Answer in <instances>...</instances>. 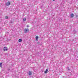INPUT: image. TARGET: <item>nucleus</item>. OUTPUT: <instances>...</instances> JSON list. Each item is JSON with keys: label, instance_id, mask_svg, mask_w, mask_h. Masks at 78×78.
<instances>
[{"label": "nucleus", "instance_id": "obj_17", "mask_svg": "<svg viewBox=\"0 0 78 78\" xmlns=\"http://www.w3.org/2000/svg\"><path fill=\"white\" fill-rule=\"evenodd\" d=\"M8 71L10 70V69H8Z\"/></svg>", "mask_w": 78, "mask_h": 78}, {"label": "nucleus", "instance_id": "obj_2", "mask_svg": "<svg viewBox=\"0 0 78 78\" xmlns=\"http://www.w3.org/2000/svg\"><path fill=\"white\" fill-rule=\"evenodd\" d=\"M6 6H9L11 5V2L9 1H8V2H7V3H6Z\"/></svg>", "mask_w": 78, "mask_h": 78}, {"label": "nucleus", "instance_id": "obj_12", "mask_svg": "<svg viewBox=\"0 0 78 78\" xmlns=\"http://www.w3.org/2000/svg\"><path fill=\"white\" fill-rule=\"evenodd\" d=\"M5 19H8V16H6L5 17Z\"/></svg>", "mask_w": 78, "mask_h": 78}, {"label": "nucleus", "instance_id": "obj_10", "mask_svg": "<svg viewBox=\"0 0 78 78\" xmlns=\"http://www.w3.org/2000/svg\"><path fill=\"white\" fill-rule=\"evenodd\" d=\"M0 67H2V63H0Z\"/></svg>", "mask_w": 78, "mask_h": 78}, {"label": "nucleus", "instance_id": "obj_18", "mask_svg": "<svg viewBox=\"0 0 78 78\" xmlns=\"http://www.w3.org/2000/svg\"><path fill=\"white\" fill-rule=\"evenodd\" d=\"M53 1H55V0H52Z\"/></svg>", "mask_w": 78, "mask_h": 78}, {"label": "nucleus", "instance_id": "obj_1", "mask_svg": "<svg viewBox=\"0 0 78 78\" xmlns=\"http://www.w3.org/2000/svg\"><path fill=\"white\" fill-rule=\"evenodd\" d=\"M30 31V30L28 28H27L24 29V32L26 33H27V32Z\"/></svg>", "mask_w": 78, "mask_h": 78}, {"label": "nucleus", "instance_id": "obj_6", "mask_svg": "<svg viewBox=\"0 0 78 78\" xmlns=\"http://www.w3.org/2000/svg\"><path fill=\"white\" fill-rule=\"evenodd\" d=\"M28 74L30 76L32 75V73H31L30 71H29Z\"/></svg>", "mask_w": 78, "mask_h": 78}, {"label": "nucleus", "instance_id": "obj_4", "mask_svg": "<svg viewBox=\"0 0 78 78\" xmlns=\"http://www.w3.org/2000/svg\"><path fill=\"white\" fill-rule=\"evenodd\" d=\"M74 15L73 14H70V18H72V17H73Z\"/></svg>", "mask_w": 78, "mask_h": 78}, {"label": "nucleus", "instance_id": "obj_9", "mask_svg": "<svg viewBox=\"0 0 78 78\" xmlns=\"http://www.w3.org/2000/svg\"><path fill=\"white\" fill-rule=\"evenodd\" d=\"M26 20H27L26 18H24L23 20V22H25V21H26Z\"/></svg>", "mask_w": 78, "mask_h": 78}, {"label": "nucleus", "instance_id": "obj_16", "mask_svg": "<svg viewBox=\"0 0 78 78\" xmlns=\"http://www.w3.org/2000/svg\"><path fill=\"white\" fill-rule=\"evenodd\" d=\"M27 27H29V25H27Z\"/></svg>", "mask_w": 78, "mask_h": 78}, {"label": "nucleus", "instance_id": "obj_5", "mask_svg": "<svg viewBox=\"0 0 78 78\" xmlns=\"http://www.w3.org/2000/svg\"><path fill=\"white\" fill-rule=\"evenodd\" d=\"M48 71V69H47L46 70V71H45V73L46 74H47Z\"/></svg>", "mask_w": 78, "mask_h": 78}, {"label": "nucleus", "instance_id": "obj_7", "mask_svg": "<svg viewBox=\"0 0 78 78\" xmlns=\"http://www.w3.org/2000/svg\"><path fill=\"white\" fill-rule=\"evenodd\" d=\"M36 41H38V40H39V37L38 36H37L36 37Z\"/></svg>", "mask_w": 78, "mask_h": 78}, {"label": "nucleus", "instance_id": "obj_13", "mask_svg": "<svg viewBox=\"0 0 78 78\" xmlns=\"http://www.w3.org/2000/svg\"><path fill=\"white\" fill-rule=\"evenodd\" d=\"M74 33H76V31L74 30Z\"/></svg>", "mask_w": 78, "mask_h": 78}, {"label": "nucleus", "instance_id": "obj_8", "mask_svg": "<svg viewBox=\"0 0 78 78\" xmlns=\"http://www.w3.org/2000/svg\"><path fill=\"white\" fill-rule=\"evenodd\" d=\"M22 41V40L21 39H19L18 40L19 42H21Z\"/></svg>", "mask_w": 78, "mask_h": 78}, {"label": "nucleus", "instance_id": "obj_14", "mask_svg": "<svg viewBox=\"0 0 78 78\" xmlns=\"http://www.w3.org/2000/svg\"><path fill=\"white\" fill-rule=\"evenodd\" d=\"M76 17H78V15H76Z\"/></svg>", "mask_w": 78, "mask_h": 78}, {"label": "nucleus", "instance_id": "obj_15", "mask_svg": "<svg viewBox=\"0 0 78 78\" xmlns=\"http://www.w3.org/2000/svg\"><path fill=\"white\" fill-rule=\"evenodd\" d=\"M11 23H12V21H11Z\"/></svg>", "mask_w": 78, "mask_h": 78}, {"label": "nucleus", "instance_id": "obj_3", "mask_svg": "<svg viewBox=\"0 0 78 78\" xmlns=\"http://www.w3.org/2000/svg\"><path fill=\"white\" fill-rule=\"evenodd\" d=\"M8 50V48L6 47H4V51H7Z\"/></svg>", "mask_w": 78, "mask_h": 78}, {"label": "nucleus", "instance_id": "obj_11", "mask_svg": "<svg viewBox=\"0 0 78 78\" xmlns=\"http://www.w3.org/2000/svg\"><path fill=\"white\" fill-rule=\"evenodd\" d=\"M67 70H70V68H69L68 67L67 68Z\"/></svg>", "mask_w": 78, "mask_h": 78}]
</instances>
